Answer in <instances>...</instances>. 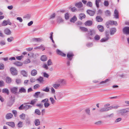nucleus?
I'll list each match as a JSON object with an SVG mask.
<instances>
[{
    "mask_svg": "<svg viewBox=\"0 0 129 129\" xmlns=\"http://www.w3.org/2000/svg\"><path fill=\"white\" fill-rule=\"evenodd\" d=\"M16 19L17 20H18L20 22H21L23 21L22 19L20 17H17Z\"/></svg>",
    "mask_w": 129,
    "mask_h": 129,
    "instance_id": "obj_57",
    "label": "nucleus"
},
{
    "mask_svg": "<svg viewBox=\"0 0 129 129\" xmlns=\"http://www.w3.org/2000/svg\"><path fill=\"white\" fill-rule=\"evenodd\" d=\"M83 5L81 2H80L77 3L76 4V6L78 8H80Z\"/></svg>",
    "mask_w": 129,
    "mask_h": 129,
    "instance_id": "obj_30",
    "label": "nucleus"
},
{
    "mask_svg": "<svg viewBox=\"0 0 129 129\" xmlns=\"http://www.w3.org/2000/svg\"><path fill=\"white\" fill-rule=\"evenodd\" d=\"M24 56L23 55H21L20 56H17L16 57V59L19 60H21L23 58Z\"/></svg>",
    "mask_w": 129,
    "mask_h": 129,
    "instance_id": "obj_48",
    "label": "nucleus"
},
{
    "mask_svg": "<svg viewBox=\"0 0 129 129\" xmlns=\"http://www.w3.org/2000/svg\"><path fill=\"white\" fill-rule=\"evenodd\" d=\"M98 28L100 32H102L104 31V28L103 26L102 25H98Z\"/></svg>",
    "mask_w": 129,
    "mask_h": 129,
    "instance_id": "obj_18",
    "label": "nucleus"
},
{
    "mask_svg": "<svg viewBox=\"0 0 129 129\" xmlns=\"http://www.w3.org/2000/svg\"><path fill=\"white\" fill-rule=\"evenodd\" d=\"M119 13L117 10L115 9L114 11V16L116 18H118Z\"/></svg>",
    "mask_w": 129,
    "mask_h": 129,
    "instance_id": "obj_21",
    "label": "nucleus"
},
{
    "mask_svg": "<svg viewBox=\"0 0 129 129\" xmlns=\"http://www.w3.org/2000/svg\"><path fill=\"white\" fill-rule=\"evenodd\" d=\"M8 25V21L4 20L3 21L2 24V26H5Z\"/></svg>",
    "mask_w": 129,
    "mask_h": 129,
    "instance_id": "obj_39",
    "label": "nucleus"
},
{
    "mask_svg": "<svg viewBox=\"0 0 129 129\" xmlns=\"http://www.w3.org/2000/svg\"><path fill=\"white\" fill-rule=\"evenodd\" d=\"M57 22L59 23H60L63 22V20L60 17H58L57 19Z\"/></svg>",
    "mask_w": 129,
    "mask_h": 129,
    "instance_id": "obj_44",
    "label": "nucleus"
},
{
    "mask_svg": "<svg viewBox=\"0 0 129 129\" xmlns=\"http://www.w3.org/2000/svg\"><path fill=\"white\" fill-rule=\"evenodd\" d=\"M65 18L66 19H68L69 17V14L68 13H67L65 15Z\"/></svg>",
    "mask_w": 129,
    "mask_h": 129,
    "instance_id": "obj_55",
    "label": "nucleus"
},
{
    "mask_svg": "<svg viewBox=\"0 0 129 129\" xmlns=\"http://www.w3.org/2000/svg\"><path fill=\"white\" fill-rule=\"evenodd\" d=\"M92 24V22L91 21L88 20L84 23L85 25L86 26H90Z\"/></svg>",
    "mask_w": 129,
    "mask_h": 129,
    "instance_id": "obj_15",
    "label": "nucleus"
},
{
    "mask_svg": "<svg viewBox=\"0 0 129 129\" xmlns=\"http://www.w3.org/2000/svg\"><path fill=\"white\" fill-rule=\"evenodd\" d=\"M34 123L35 125L37 126L40 125V122L39 119H36L35 120Z\"/></svg>",
    "mask_w": 129,
    "mask_h": 129,
    "instance_id": "obj_22",
    "label": "nucleus"
},
{
    "mask_svg": "<svg viewBox=\"0 0 129 129\" xmlns=\"http://www.w3.org/2000/svg\"><path fill=\"white\" fill-rule=\"evenodd\" d=\"M118 112L121 115L125 116L126 115V113L129 112V107L120 109L118 111Z\"/></svg>",
    "mask_w": 129,
    "mask_h": 129,
    "instance_id": "obj_3",
    "label": "nucleus"
},
{
    "mask_svg": "<svg viewBox=\"0 0 129 129\" xmlns=\"http://www.w3.org/2000/svg\"><path fill=\"white\" fill-rule=\"evenodd\" d=\"M86 45L88 47H90L92 46L93 44L92 43H89L87 44Z\"/></svg>",
    "mask_w": 129,
    "mask_h": 129,
    "instance_id": "obj_61",
    "label": "nucleus"
},
{
    "mask_svg": "<svg viewBox=\"0 0 129 129\" xmlns=\"http://www.w3.org/2000/svg\"><path fill=\"white\" fill-rule=\"evenodd\" d=\"M106 38H102L100 42H102L106 41L108 39L109 35L108 32V33L107 32L106 33Z\"/></svg>",
    "mask_w": 129,
    "mask_h": 129,
    "instance_id": "obj_6",
    "label": "nucleus"
},
{
    "mask_svg": "<svg viewBox=\"0 0 129 129\" xmlns=\"http://www.w3.org/2000/svg\"><path fill=\"white\" fill-rule=\"evenodd\" d=\"M96 21L98 22H100L102 21L103 20V19L100 16H97L96 17Z\"/></svg>",
    "mask_w": 129,
    "mask_h": 129,
    "instance_id": "obj_28",
    "label": "nucleus"
},
{
    "mask_svg": "<svg viewBox=\"0 0 129 129\" xmlns=\"http://www.w3.org/2000/svg\"><path fill=\"white\" fill-rule=\"evenodd\" d=\"M11 91L13 93L15 94L17 91L18 88L17 87H14L11 88Z\"/></svg>",
    "mask_w": 129,
    "mask_h": 129,
    "instance_id": "obj_8",
    "label": "nucleus"
},
{
    "mask_svg": "<svg viewBox=\"0 0 129 129\" xmlns=\"http://www.w3.org/2000/svg\"><path fill=\"white\" fill-rule=\"evenodd\" d=\"M4 33L6 35H10L11 33V31L8 28H7L4 30Z\"/></svg>",
    "mask_w": 129,
    "mask_h": 129,
    "instance_id": "obj_7",
    "label": "nucleus"
},
{
    "mask_svg": "<svg viewBox=\"0 0 129 129\" xmlns=\"http://www.w3.org/2000/svg\"><path fill=\"white\" fill-rule=\"evenodd\" d=\"M40 85L38 84H37L34 86V89H36L38 88H39L40 87Z\"/></svg>",
    "mask_w": 129,
    "mask_h": 129,
    "instance_id": "obj_56",
    "label": "nucleus"
},
{
    "mask_svg": "<svg viewBox=\"0 0 129 129\" xmlns=\"http://www.w3.org/2000/svg\"><path fill=\"white\" fill-rule=\"evenodd\" d=\"M11 74L13 75H17V70L15 68L12 67L10 69Z\"/></svg>",
    "mask_w": 129,
    "mask_h": 129,
    "instance_id": "obj_5",
    "label": "nucleus"
},
{
    "mask_svg": "<svg viewBox=\"0 0 129 129\" xmlns=\"http://www.w3.org/2000/svg\"><path fill=\"white\" fill-rule=\"evenodd\" d=\"M80 30L82 31H85L87 30V29L86 28L84 27H80Z\"/></svg>",
    "mask_w": 129,
    "mask_h": 129,
    "instance_id": "obj_50",
    "label": "nucleus"
},
{
    "mask_svg": "<svg viewBox=\"0 0 129 129\" xmlns=\"http://www.w3.org/2000/svg\"><path fill=\"white\" fill-rule=\"evenodd\" d=\"M6 124L12 127L15 126V123L13 122H8L6 123Z\"/></svg>",
    "mask_w": 129,
    "mask_h": 129,
    "instance_id": "obj_17",
    "label": "nucleus"
},
{
    "mask_svg": "<svg viewBox=\"0 0 129 129\" xmlns=\"http://www.w3.org/2000/svg\"><path fill=\"white\" fill-rule=\"evenodd\" d=\"M116 29L114 28H111L110 30V34L111 35H113L116 32Z\"/></svg>",
    "mask_w": 129,
    "mask_h": 129,
    "instance_id": "obj_16",
    "label": "nucleus"
},
{
    "mask_svg": "<svg viewBox=\"0 0 129 129\" xmlns=\"http://www.w3.org/2000/svg\"><path fill=\"white\" fill-rule=\"evenodd\" d=\"M37 80L39 81L40 83H43L44 81L43 78L41 77H40L39 78H38Z\"/></svg>",
    "mask_w": 129,
    "mask_h": 129,
    "instance_id": "obj_38",
    "label": "nucleus"
},
{
    "mask_svg": "<svg viewBox=\"0 0 129 129\" xmlns=\"http://www.w3.org/2000/svg\"><path fill=\"white\" fill-rule=\"evenodd\" d=\"M105 14L107 16H109L111 15V13L109 10H107L105 12Z\"/></svg>",
    "mask_w": 129,
    "mask_h": 129,
    "instance_id": "obj_49",
    "label": "nucleus"
},
{
    "mask_svg": "<svg viewBox=\"0 0 129 129\" xmlns=\"http://www.w3.org/2000/svg\"><path fill=\"white\" fill-rule=\"evenodd\" d=\"M26 90L23 87H21L19 90V92L21 93L22 92H25Z\"/></svg>",
    "mask_w": 129,
    "mask_h": 129,
    "instance_id": "obj_35",
    "label": "nucleus"
},
{
    "mask_svg": "<svg viewBox=\"0 0 129 129\" xmlns=\"http://www.w3.org/2000/svg\"><path fill=\"white\" fill-rule=\"evenodd\" d=\"M13 117V115L11 113H8L6 115V118L7 119H9Z\"/></svg>",
    "mask_w": 129,
    "mask_h": 129,
    "instance_id": "obj_19",
    "label": "nucleus"
},
{
    "mask_svg": "<svg viewBox=\"0 0 129 129\" xmlns=\"http://www.w3.org/2000/svg\"><path fill=\"white\" fill-rule=\"evenodd\" d=\"M40 93V92H36L35 94H34V96L36 98H37L38 97V96Z\"/></svg>",
    "mask_w": 129,
    "mask_h": 129,
    "instance_id": "obj_43",
    "label": "nucleus"
},
{
    "mask_svg": "<svg viewBox=\"0 0 129 129\" xmlns=\"http://www.w3.org/2000/svg\"><path fill=\"white\" fill-rule=\"evenodd\" d=\"M85 17V16L84 14L81 13L79 15V18L81 20L83 19Z\"/></svg>",
    "mask_w": 129,
    "mask_h": 129,
    "instance_id": "obj_29",
    "label": "nucleus"
},
{
    "mask_svg": "<svg viewBox=\"0 0 129 129\" xmlns=\"http://www.w3.org/2000/svg\"><path fill=\"white\" fill-rule=\"evenodd\" d=\"M85 112L87 114L89 115L90 114V109H87L85 110Z\"/></svg>",
    "mask_w": 129,
    "mask_h": 129,
    "instance_id": "obj_58",
    "label": "nucleus"
},
{
    "mask_svg": "<svg viewBox=\"0 0 129 129\" xmlns=\"http://www.w3.org/2000/svg\"><path fill=\"white\" fill-rule=\"evenodd\" d=\"M100 36L98 35H96L94 37V39L96 41H98L100 38Z\"/></svg>",
    "mask_w": 129,
    "mask_h": 129,
    "instance_id": "obj_20",
    "label": "nucleus"
},
{
    "mask_svg": "<svg viewBox=\"0 0 129 129\" xmlns=\"http://www.w3.org/2000/svg\"><path fill=\"white\" fill-rule=\"evenodd\" d=\"M52 64V62L51 60L50 59L49 60L47 61V65L48 66H49Z\"/></svg>",
    "mask_w": 129,
    "mask_h": 129,
    "instance_id": "obj_52",
    "label": "nucleus"
},
{
    "mask_svg": "<svg viewBox=\"0 0 129 129\" xmlns=\"http://www.w3.org/2000/svg\"><path fill=\"white\" fill-rule=\"evenodd\" d=\"M92 5V3L90 2H88L87 4V6L90 7H91Z\"/></svg>",
    "mask_w": 129,
    "mask_h": 129,
    "instance_id": "obj_53",
    "label": "nucleus"
},
{
    "mask_svg": "<svg viewBox=\"0 0 129 129\" xmlns=\"http://www.w3.org/2000/svg\"><path fill=\"white\" fill-rule=\"evenodd\" d=\"M37 101V99H35L32 100L30 102V103H27V104H30L31 105L34 106L35 105Z\"/></svg>",
    "mask_w": 129,
    "mask_h": 129,
    "instance_id": "obj_10",
    "label": "nucleus"
},
{
    "mask_svg": "<svg viewBox=\"0 0 129 129\" xmlns=\"http://www.w3.org/2000/svg\"><path fill=\"white\" fill-rule=\"evenodd\" d=\"M14 40V38L12 37H11L8 38L7 39V41L9 42H11Z\"/></svg>",
    "mask_w": 129,
    "mask_h": 129,
    "instance_id": "obj_45",
    "label": "nucleus"
},
{
    "mask_svg": "<svg viewBox=\"0 0 129 129\" xmlns=\"http://www.w3.org/2000/svg\"><path fill=\"white\" fill-rule=\"evenodd\" d=\"M53 34V32H51V33H50V38L52 40V42L53 43H54V40H53V37H52Z\"/></svg>",
    "mask_w": 129,
    "mask_h": 129,
    "instance_id": "obj_46",
    "label": "nucleus"
},
{
    "mask_svg": "<svg viewBox=\"0 0 129 129\" xmlns=\"http://www.w3.org/2000/svg\"><path fill=\"white\" fill-rule=\"evenodd\" d=\"M35 114L39 115H41V112L38 109H36L35 110Z\"/></svg>",
    "mask_w": 129,
    "mask_h": 129,
    "instance_id": "obj_33",
    "label": "nucleus"
},
{
    "mask_svg": "<svg viewBox=\"0 0 129 129\" xmlns=\"http://www.w3.org/2000/svg\"><path fill=\"white\" fill-rule=\"evenodd\" d=\"M42 90L46 92H48L49 91V88L48 87H46L45 89H43Z\"/></svg>",
    "mask_w": 129,
    "mask_h": 129,
    "instance_id": "obj_47",
    "label": "nucleus"
},
{
    "mask_svg": "<svg viewBox=\"0 0 129 129\" xmlns=\"http://www.w3.org/2000/svg\"><path fill=\"white\" fill-rule=\"evenodd\" d=\"M43 76L44 77L47 78H48L49 76V75L45 72L43 73Z\"/></svg>",
    "mask_w": 129,
    "mask_h": 129,
    "instance_id": "obj_63",
    "label": "nucleus"
},
{
    "mask_svg": "<svg viewBox=\"0 0 129 129\" xmlns=\"http://www.w3.org/2000/svg\"><path fill=\"white\" fill-rule=\"evenodd\" d=\"M87 13L91 16H93L95 14V12L90 10H88L87 11Z\"/></svg>",
    "mask_w": 129,
    "mask_h": 129,
    "instance_id": "obj_9",
    "label": "nucleus"
},
{
    "mask_svg": "<svg viewBox=\"0 0 129 129\" xmlns=\"http://www.w3.org/2000/svg\"><path fill=\"white\" fill-rule=\"evenodd\" d=\"M30 81L31 83H33L35 81L36 79L34 78H30Z\"/></svg>",
    "mask_w": 129,
    "mask_h": 129,
    "instance_id": "obj_60",
    "label": "nucleus"
},
{
    "mask_svg": "<svg viewBox=\"0 0 129 129\" xmlns=\"http://www.w3.org/2000/svg\"><path fill=\"white\" fill-rule=\"evenodd\" d=\"M96 33V30L94 29H90L89 31L87 32V34L86 36L87 37L90 39H92L93 37V36Z\"/></svg>",
    "mask_w": 129,
    "mask_h": 129,
    "instance_id": "obj_2",
    "label": "nucleus"
},
{
    "mask_svg": "<svg viewBox=\"0 0 129 129\" xmlns=\"http://www.w3.org/2000/svg\"><path fill=\"white\" fill-rule=\"evenodd\" d=\"M123 33L126 35H128L129 34V27H125L123 29Z\"/></svg>",
    "mask_w": 129,
    "mask_h": 129,
    "instance_id": "obj_4",
    "label": "nucleus"
},
{
    "mask_svg": "<svg viewBox=\"0 0 129 129\" xmlns=\"http://www.w3.org/2000/svg\"><path fill=\"white\" fill-rule=\"evenodd\" d=\"M2 92L3 93H6L8 95L9 94V90L7 88L3 89L2 90Z\"/></svg>",
    "mask_w": 129,
    "mask_h": 129,
    "instance_id": "obj_36",
    "label": "nucleus"
},
{
    "mask_svg": "<svg viewBox=\"0 0 129 129\" xmlns=\"http://www.w3.org/2000/svg\"><path fill=\"white\" fill-rule=\"evenodd\" d=\"M32 56V57L33 58H36V57L38 56V54H34L33 53H31L30 54Z\"/></svg>",
    "mask_w": 129,
    "mask_h": 129,
    "instance_id": "obj_51",
    "label": "nucleus"
},
{
    "mask_svg": "<svg viewBox=\"0 0 129 129\" xmlns=\"http://www.w3.org/2000/svg\"><path fill=\"white\" fill-rule=\"evenodd\" d=\"M22 122L20 121L17 124L18 126V127H21L22 126Z\"/></svg>",
    "mask_w": 129,
    "mask_h": 129,
    "instance_id": "obj_54",
    "label": "nucleus"
},
{
    "mask_svg": "<svg viewBox=\"0 0 129 129\" xmlns=\"http://www.w3.org/2000/svg\"><path fill=\"white\" fill-rule=\"evenodd\" d=\"M66 84V81L64 79H59L52 84V86L55 89H58L60 88Z\"/></svg>",
    "mask_w": 129,
    "mask_h": 129,
    "instance_id": "obj_1",
    "label": "nucleus"
},
{
    "mask_svg": "<svg viewBox=\"0 0 129 129\" xmlns=\"http://www.w3.org/2000/svg\"><path fill=\"white\" fill-rule=\"evenodd\" d=\"M16 82L17 84H19L21 82V80L20 79H17L16 81Z\"/></svg>",
    "mask_w": 129,
    "mask_h": 129,
    "instance_id": "obj_64",
    "label": "nucleus"
},
{
    "mask_svg": "<svg viewBox=\"0 0 129 129\" xmlns=\"http://www.w3.org/2000/svg\"><path fill=\"white\" fill-rule=\"evenodd\" d=\"M51 92L52 93L54 94L55 93V90L53 87H52L51 88Z\"/></svg>",
    "mask_w": 129,
    "mask_h": 129,
    "instance_id": "obj_59",
    "label": "nucleus"
},
{
    "mask_svg": "<svg viewBox=\"0 0 129 129\" xmlns=\"http://www.w3.org/2000/svg\"><path fill=\"white\" fill-rule=\"evenodd\" d=\"M13 64L16 66L20 67L22 66L23 63L19 61H16L13 63Z\"/></svg>",
    "mask_w": 129,
    "mask_h": 129,
    "instance_id": "obj_14",
    "label": "nucleus"
},
{
    "mask_svg": "<svg viewBox=\"0 0 129 129\" xmlns=\"http://www.w3.org/2000/svg\"><path fill=\"white\" fill-rule=\"evenodd\" d=\"M37 71L36 70H33L31 71V74L32 76H34L37 74Z\"/></svg>",
    "mask_w": 129,
    "mask_h": 129,
    "instance_id": "obj_23",
    "label": "nucleus"
},
{
    "mask_svg": "<svg viewBox=\"0 0 129 129\" xmlns=\"http://www.w3.org/2000/svg\"><path fill=\"white\" fill-rule=\"evenodd\" d=\"M44 105L45 108H48L50 105V104L48 102H45L44 103Z\"/></svg>",
    "mask_w": 129,
    "mask_h": 129,
    "instance_id": "obj_40",
    "label": "nucleus"
},
{
    "mask_svg": "<svg viewBox=\"0 0 129 129\" xmlns=\"http://www.w3.org/2000/svg\"><path fill=\"white\" fill-rule=\"evenodd\" d=\"M74 56L72 52H69L68 53L67 55V56L68 58H69L70 60H72V58H71L70 57H72Z\"/></svg>",
    "mask_w": 129,
    "mask_h": 129,
    "instance_id": "obj_24",
    "label": "nucleus"
},
{
    "mask_svg": "<svg viewBox=\"0 0 129 129\" xmlns=\"http://www.w3.org/2000/svg\"><path fill=\"white\" fill-rule=\"evenodd\" d=\"M25 115L24 113L20 115V118L22 120H24L25 118Z\"/></svg>",
    "mask_w": 129,
    "mask_h": 129,
    "instance_id": "obj_37",
    "label": "nucleus"
},
{
    "mask_svg": "<svg viewBox=\"0 0 129 129\" xmlns=\"http://www.w3.org/2000/svg\"><path fill=\"white\" fill-rule=\"evenodd\" d=\"M119 107V106L118 105L112 106L109 107V109L110 110L113 109H116Z\"/></svg>",
    "mask_w": 129,
    "mask_h": 129,
    "instance_id": "obj_27",
    "label": "nucleus"
},
{
    "mask_svg": "<svg viewBox=\"0 0 129 129\" xmlns=\"http://www.w3.org/2000/svg\"><path fill=\"white\" fill-rule=\"evenodd\" d=\"M50 100V101L51 103L52 104H54L55 102V101L54 99L52 97H50L49 99Z\"/></svg>",
    "mask_w": 129,
    "mask_h": 129,
    "instance_id": "obj_41",
    "label": "nucleus"
},
{
    "mask_svg": "<svg viewBox=\"0 0 129 129\" xmlns=\"http://www.w3.org/2000/svg\"><path fill=\"white\" fill-rule=\"evenodd\" d=\"M56 51L57 54L63 56H65L66 55L65 54L63 53L61 51L58 49H57L56 50Z\"/></svg>",
    "mask_w": 129,
    "mask_h": 129,
    "instance_id": "obj_12",
    "label": "nucleus"
},
{
    "mask_svg": "<svg viewBox=\"0 0 129 129\" xmlns=\"http://www.w3.org/2000/svg\"><path fill=\"white\" fill-rule=\"evenodd\" d=\"M110 110L109 109V107L108 108H101L100 110V112H103L105 111H107Z\"/></svg>",
    "mask_w": 129,
    "mask_h": 129,
    "instance_id": "obj_11",
    "label": "nucleus"
},
{
    "mask_svg": "<svg viewBox=\"0 0 129 129\" xmlns=\"http://www.w3.org/2000/svg\"><path fill=\"white\" fill-rule=\"evenodd\" d=\"M41 59L42 61H45L47 60V58L46 56L44 55L41 57Z\"/></svg>",
    "mask_w": 129,
    "mask_h": 129,
    "instance_id": "obj_31",
    "label": "nucleus"
},
{
    "mask_svg": "<svg viewBox=\"0 0 129 129\" xmlns=\"http://www.w3.org/2000/svg\"><path fill=\"white\" fill-rule=\"evenodd\" d=\"M34 49H43V51L45 49V48L43 45H41L40 46L35 47Z\"/></svg>",
    "mask_w": 129,
    "mask_h": 129,
    "instance_id": "obj_13",
    "label": "nucleus"
},
{
    "mask_svg": "<svg viewBox=\"0 0 129 129\" xmlns=\"http://www.w3.org/2000/svg\"><path fill=\"white\" fill-rule=\"evenodd\" d=\"M30 15L27 14L24 17V18H26L27 19H28L30 18Z\"/></svg>",
    "mask_w": 129,
    "mask_h": 129,
    "instance_id": "obj_62",
    "label": "nucleus"
},
{
    "mask_svg": "<svg viewBox=\"0 0 129 129\" xmlns=\"http://www.w3.org/2000/svg\"><path fill=\"white\" fill-rule=\"evenodd\" d=\"M21 74L24 76L27 77V74L26 72L24 70L22 71H21Z\"/></svg>",
    "mask_w": 129,
    "mask_h": 129,
    "instance_id": "obj_34",
    "label": "nucleus"
},
{
    "mask_svg": "<svg viewBox=\"0 0 129 129\" xmlns=\"http://www.w3.org/2000/svg\"><path fill=\"white\" fill-rule=\"evenodd\" d=\"M77 19V18L75 16H74L70 19V21L72 22H74L76 21Z\"/></svg>",
    "mask_w": 129,
    "mask_h": 129,
    "instance_id": "obj_32",
    "label": "nucleus"
},
{
    "mask_svg": "<svg viewBox=\"0 0 129 129\" xmlns=\"http://www.w3.org/2000/svg\"><path fill=\"white\" fill-rule=\"evenodd\" d=\"M100 2V0H96L95 1V4L98 8L99 7V3Z\"/></svg>",
    "mask_w": 129,
    "mask_h": 129,
    "instance_id": "obj_42",
    "label": "nucleus"
},
{
    "mask_svg": "<svg viewBox=\"0 0 129 129\" xmlns=\"http://www.w3.org/2000/svg\"><path fill=\"white\" fill-rule=\"evenodd\" d=\"M32 107V106L30 105H27L23 107V109L25 110H27L31 108Z\"/></svg>",
    "mask_w": 129,
    "mask_h": 129,
    "instance_id": "obj_25",
    "label": "nucleus"
},
{
    "mask_svg": "<svg viewBox=\"0 0 129 129\" xmlns=\"http://www.w3.org/2000/svg\"><path fill=\"white\" fill-rule=\"evenodd\" d=\"M6 81L7 83H10L11 82V79L10 77H7L6 78Z\"/></svg>",
    "mask_w": 129,
    "mask_h": 129,
    "instance_id": "obj_26",
    "label": "nucleus"
}]
</instances>
